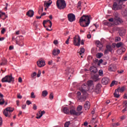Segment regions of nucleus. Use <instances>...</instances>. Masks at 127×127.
Returning a JSON list of instances; mask_svg holds the SVG:
<instances>
[{"instance_id": "obj_1", "label": "nucleus", "mask_w": 127, "mask_h": 127, "mask_svg": "<svg viewBox=\"0 0 127 127\" xmlns=\"http://www.w3.org/2000/svg\"><path fill=\"white\" fill-rule=\"evenodd\" d=\"M91 20H90V17L89 15H83L79 19V23L81 26L82 27H87L89 26Z\"/></svg>"}, {"instance_id": "obj_2", "label": "nucleus", "mask_w": 127, "mask_h": 127, "mask_svg": "<svg viewBox=\"0 0 127 127\" xmlns=\"http://www.w3.org/2000/svg\"><path fill=\"white\" fill-rule=\"evenodd\" d=\"M79 90L82 93V95L81 97L83 99V100H86L87 97H88V93L87 92H88V91H90V88L88 86V84L87 83L83 84L81 87L79 88Z\"/></svg>"}, {"instance_id": "obj_3", "label": "nucleus", "mask_w": 127, "mask_h": 127, "mask_svg": "<svg viewBox=\"0 0 127 127\" xmlns=\"http://www.w3.org/2000/svg\"><path fill=\"white\" fill-rule=\"evenodd\" d=\"M124 1L127 0H116L113 4L112 9L113 10H119L122 8V5L124 4Z\"/></svg>"}, {"instance_id": "obj_4", "label": "nucleus", "mask_w": 127, "mask_h": 127, "mask_svg": "<svg viewBox=\"0 0 127 127\" xmlns=\"http://www.w3.org/2000/svg\"><path fill=\"white\" fill-rule=\"evenodd\" d=\"M67 4L65 0H57V6L59 9H64L66 7Z\"/></svg>"}, {"instance_id": "obj_5", "label": "nucleus", "mask_w": 127, "mask_h": 127, "mask_svg": "<svg viewBox=\"0 0 127 127\" xmlns=\"http://www.w3.org/2000/svg\"><path fill=\"white\" fill-rule=\"evenodd\" d=\"M14 110V109L11 107H7L4 110L3 114L6 118H10V116H11L10 113H12Z\"/></svg>"}, {"instance_id": "obj_6", "label": "nucleus", "mask_w": 127, "mask_h": 127, "mask_svg": "<svg viewBox=\"0 0 127 127\" xmlns=\"http://www.w3.org/2000/svg\"><path fill=\"white\" fill-rule=\"evenodd\" d=\"M13 81H14V78L12 77V75H6L1 79L2 83H10L13 82Z\"/></svg>"}, {"instance_id": "obj_7", "label": "nucleus", "mask_w": 127, "mask_h": 127, "mask_svg": "<svg viewBox=\"0 0 127 127\" xmlns=\"http://www.w3.org/2000/svg\"><path fill=\"white\" fill-rule=\"evenodd\" d=\"M73 43L75 46H80L81 45V38H80V36H78L77 39L75 37L73 38Z\"/></svg>"}, {"instance_id": "obj_8", "label": "nucleus", "mask_w": 127, "mask_h": 127, "mask_svg": "<svg viewBox=\"0 0 127 127\" xmlns=\"http://www.w3.org/2000/svg\"><path fill=\"white\" fill-rule=\"evenodd\" d=\"M86 84H87V86H88V88L90 89V92H93L94 91V81L90 80L87 81Z\"/></svg>"}, {"instance_id": "obj_9", "label": "nucleus", "mask_w": 127, "mask_h": 127, "mask_svg": "<svg viewBox=\"0 0 127 127\" xmlns=\"http://www.w3.org/2000/svg\"><path fill=\"white\" fill-rule=\"evenodd\" d=\"M101 88H102V84L98 83L96 85L95 88L94 89L93 88V92H95L96 94H99L101 92Z\"/></svg>"}, {"instance_id": "obj_10", "label": "nucleus", "mask_w": 127, "mask_h": 127, "mask_svg": "<svg viewBox=\"0 0 127 127\" xmlns=\"http://www.w3.org/2000/svg\"><path fill=\"white\" fill-rule=\"evenodd\" d=\"M106 49L104 51V54H109V52H112L113 47L110 45H107L106 46Z\"/></svg>"}, {"instance_id": "obj_11", "label": "nucleus", "mask_w": 127, "mask_h": 127, "mask_svg": "<svg viewBox=\"0 0 127 127\" xmlns=\"http://www.w3.org/2000/svg\"><path fill=\"white\" fill-rule=\"evenodd\" d=\"M67 17L70 22H73V21H75L76 19V16H75L74 14H72V13L68 14L67 15Z\"/></svg>"}, {"instance_id": "obj_12", "label": "nucleus", "mask_w": 127, "mask_h": 127, "mask_svg": "<svg viewBox=\"0 0 127 127\" xmlns=\"http://www.w3.org/2000/svg\"><path fill=\"white\" fill-rule=\"evenodd\" d=\"M114 22L116 25H119L120 24H122V23L124 22V21L122 18L119 17V18H118L117 19H114Z\"/></svg>"}, {"instance_id": "obj_13", "label": "nucleus", "mask_w": 127, "mask_h": 127, "mask_svg": "<svg viewBox=\"0 0 127 127\" xmlns=\"http://www.w3.org/2000/svg\"><path fill=\"white\" fill-rule=\"evenodd\" d=\"M69 113L70 114V115H73V116H79L81 115V114H82V113H83L82 112H77L74 109H71L69 111Z\"/></svg>"}, {"instance_id": "obj_14", "label": "nucleus", "mask_w": 127, "mask_h": 127, "mask_svg": "<svg viewBox=\"0 0 127 127\" xmlns=\"http://www.w3.org/2000/svg\"><path fill=\"white\" fill-rule=\"evenodd\" d=\"M101 83L103 85H108L110 83V79L108 77H104L102 79Z\"/></svg>"}, {"instance_id": "obj_15", "label": "nucleus", "mask_w": 127, "mask_h": 127, "mask_svg": "<svg viewBox=\"0 0 127 127\" xmlns=\"http://www.w3.org/2000/svg\"><path fill=\"white\" fill-rule=\"evenodd\" d=\"M108 70L109 71L115 72L117 70V66L114 64H111L109 66Z\"/></svg>"}, {"instance_id": "obj_16", "label": "nucleus", "mask_w": 127, "mask_h": 127, "mask_svg": "<svg viewBox=\"0 0 127 127\" xmlns=\"http://www.w3.org/2000/svg\"><path fill=\"white\" fill-rule=\"evenodd\" d=\"M89 70L91 73H93V74H96V73H98V69L97 68V67H95L94 66H91L89 68Z\"/></svg>"}, {"instance_id": "obj_17", "label": "nucleus", "mask_w": 127, "mask_h": 127, "mask_svg": "<svg viewBox=\"0 0 127 127\" xmlns=\"http://www.w3.org/2000/svg\"><path fill=\"white\" fill-rule=\"evenodd\" d=\"M37 65L38 67H44L45 66V61H39L37 62Z\"/></svg>"}, {"instance_id": "obj_18", "label": "nucleus", "mask_w": 127, "mask_h": 127, "mask_svg": "<svg viewBox=\"0 0 127 127\" xmlns=\"http://www.w3.org/2000/svg\"><path fill=\"white\" fill-rule=\"evenodd\" d=\"M65 71L66 75H69L70 73L73 75V73H74V69L73 68L68 67Z\"/></svg>"}, {"instance_id": "obj_19", "label": "nucleus", "mask_w": 127, "mask_h": 127, "mask_svg": "<svg viewBox=\"0 0 127 127\" xmlns=\"http://www.w3.org/2000/svg\"><path fill=\"white\" fill-rule=\"evenodd\" d=\"M91 107V104L90 103V102L86 101L85 102L84 105V108L85 110H89L90 108Z\"/></svg>"}, {"instance_id": "obj_20", "label": "nucleus", "mask_w": 127, "mask_h": 127, "mask_svg": "<svg viewBox=\"0 0 127 127\" xmlns=\"http://www.w3.org/2000/svg\"><path fill=\"white\" fill-rule=\"evenodd\" d=\"M95 43L97 45V47H98V48H99V51H101V50H102V48L103 47L102 43H101V42H100L99 41H96Z\"/></svg>"}, {"instance_id": "obj_21", "label": "nucleus", "mask_w": 127, "mask_h": 127, "mask_svg": "<svg viewBox=\"0 0 127 127\" xmlns=\"http://www.w3.org/2000/svg\"><path fill=\"white\" fill-rule=\"evenodd\" d=\"M121 14L123 15V16H124V17L127 16V8L123 9H122V7H121Z\"/></svg>"}, {"instance_id": "obj_22", "label": "nucleus", "mask_w": 127, "mask_h": 127, "mask_svg": "<svg viewBox=\"0 0 127 127\" xmlns=\"http://www.w3.org/2000/svg\"><path fill=\"white\" fill-rule=\"evenodd\" d=\"M60 53V50L59 49H57V50H56V49H54L52 52V54L54 56H56L58 55V54H59Z\"/></svg>"}, {"instance_id": "obj_23", "label": "nucleus", "mask_w": 127, "mask_h": 127, "mask_svg": "<svg viewBox=\"0 0 127 127\" xmlns=\"http://www.w3.org/2000/svg\"><path fill=\"white\" fill-rule=\"evenodd\" d=\"M52 3V1H51L49 3L46 2V1H44V6L45 7H47V8H48L51 5V4Z\"/></svg>"}, {"instance_id": "obj_24", "label": "nucleus", "mask_w": 127, "mask_h": 127, "mask_svg": "<svg viewBox=\"0 0 127 127\" xmlns=\"http://www.w3.org/2000/svg\"><path fill=\"white\" fill-rule=\"evenodd\" d=\"M63 112L64 114H66V115L70 114V111L67 107H64L63 110Z\"/></svg>"}, {"instance_id": "obj_25", "label": "nucleus", "mask_w": 127, "mask_h": 127, "mask_svg": "<svg viewBox=\"0 0 127 127\" xmlns=\"http://www.w3.org/2000/svg\"><path fill=\"white\" fill-rule=\"evenodd\" d=\"M44 114H45V111H39V117H36V119H40L41 118V117H42V116H43V115H44Z\"/></svg>"}, {"instance_id": "obj_26", "label": "nucleus", "mask_w": 127, "mask_h": 127, "mask_svg": "<svg viewBox=\"0 0 127 127\" xmlns=\"http://www.w3.org/2000/svg\"><path fill=\"white\" fill-rule=\"evenodd\" d=\"M7 64V61L6 60V59H3L2 60V62H1V63H0V65L1 66H3L4 65H6Z\"/></svg>"}, {"instance_id": "obj_27", "label": "nucleus", "mask_w": 127, "mask_h": 127, "mask_svg": "<svg viewBox=\"0 0 127 127\" xmlns=\"http://www.w3.org/2000/svg\"><path fill=\"white\" fill-rule=\"evenodd\" d=\"M16 44H17L19 46H23L24 44H23V42H22V41H18L16 39Z\"/></svg>"}, {"instance_id": "obj_28", "label": "nucleus", "mask_w": 127, "mask_h": 127, "mask_svg": "<svg viewBox=\"0 0 127 127\" xmlns=\"http://www.w3.org/2000/svg\"><path fill=\"white\" fill-rule=\"evenodd\" d=\"M26 15L29 16V17H32V10H29L28 12H27Z\"/></svg>"}, {"instance_id": "obj_29", "label": "nucleus", "mask_w": 127, "mask_h": 127, "mask_svg": "<svg viewBox=\"0 0 127 127\" xmlns=\"http://www.w3.org/2000/svg\"><path fill=\"white\" fill-rule=\"evenodd\" d=\"M47 95H48V92L47 90H44L42 91V96H43V97H46Z\"/></svg>"}, {"instance_id": "obj_30", "label": "nucleus", "mask_w": 127, "mask_h": 127, "mask_svg": "<svg viewBox=\"0 0 127 127\" xmlns=\"http://www.w3.org/2000/svg\"><path fill=\"white\" fill-rule=\"evenodd\" d=\"M102 56H103V53H98L96 55V58H98V59L102 58Z\"/></svg>"}, {"instance_id": "obj_31", "label": "nucleus", "mask_w": 127, "mask_h": 127, "mask_svg": "<svg viewBox=\"0 0 127 127\" xmlns=\"http://www.w3.org/2000/svg\"><path fill=\"white\" fill-rule=\"evenodd\" d=\"M98 79H99V75L98 74L94 75L93 77V80L94 81V82H97Z\"/></svg>"}, {"instance_id": "obj_32", "label": "nucleus", "mask_w": 127, "mask_h": 127, "mask_svg": "<svg viewBox=\"0 0 127 127\" xmlns=\"http://www.w3.org/2000/svg\"><path fill=\"white\" fill-rule=\"evenodd\" d=\"M43 12V6H39L38 13L39 14H41V13Z\"/></svg>"}, {"instance_id": "obj_33", "label": "nucleus", "mask_w": 127, "mask_h": 127, "mask_svg": "<svg viewBox=\"0 0 127 127\" xmlns=\"http://www.w3.org/2000/svg\"><path fill=\"white\" fill-rule=\"evenodd\" d=\"M78 53H79V55H82L83 53H85V49L84 48H82L80 49V50L79 51Z\"/></svg>"}, {"instance_id": "obj_34", "label": "nucleus", "mask_w": 127, "mask_h": 127, "mask_svg": "<svg viewBox=\"0 0 127 127\" xmlns=\"http://www.w3.org/2000/svg\"><path fill=\"white\" fill-rule=\"evenodd\" d=\"M82 110H83V106H82V105H79L77 107V113H79V112H81V111H82Z\"/></svg>"}, {"instance_id": "obj_35", "label": "nucleus", "mask_w": 127, "mask_h": 127, "mask_svg": "<svg viewBox=\"0 0 127 127\" xmlns=\"http://www.w3.org/2000/svg\"><path fill=\"white\" fill-rule=\"evenodd\" d=\"M126 32H125V31H122V30H119V35L120 36H124Z\"/></svg>"}, {"instance_id": "obj_36", "label": "nucleus", "mask_w": 127, "mask_h": 127, "mask_svg": "<svg viewBox=\"0 0 127 127\" xmlns=\"http://www.w3.org/2000/svg\"><path fill=\"white\" fill-rule=\"evenodd\" d=\"M5 103V101H4V99L3 98H0V106H2Z\"/></svg>"}, {"instance_id": "obj_37", "label": "nucleus", "mask_w": 127, "mask_h": 127, "mask_svg": "<svg viewBox=\"0 0 127 127\" xmlns=\"http://www.w3.org/2000/svg\"><path fill=\"white\" fill-rule=\"evenodd\" d=\"M123 45H124V44H123V42L118 43L116 45V47H117V48H120V47H122Z\"/></svg>"}, {"instance_id": "obj_38", "label": "nucleus", "mask_w": 127, "mask_h": 127, "mask_svg": "<svg viewBox=\"0 0 127 127\" xmlns=\"http://www.w3.org/2000/svg\"><path fill=\"white\" fill-rule=\"evenodd\" d=\"M98 73H99V76H104V72H103V70L102 69L99 70Z\"/></svg>"}, {"instance_id": "obj_39", "label": "nucleus", "mask_w": 127, "mask_h": 127, "mask_svg": "<svg viewBox=\"0 0 127 127\" xmlns=\"http://www.w3.org/2000/svg\"><path fill=\"white\" fill-rule=\"evenodd\" d=\"M119 18L120 17L119 16V13H114V19H117Z\"/></svg>"}, {"instance_id": "obj_40", "label": "nucleus", "mask_w": 127, "mask_h": 127, "mask_svg": "<svg viewBox=\"0 0 127 127\" xmlns=\"http://www.w3.org/2000/svg\"><path fill=\"white\" fill-rule=\"evenodd\" d=\"M49 98L50 100H53V99L54 98L53 93H51V94H50Z\"/></svg>"}, {"instance_id": "obj_41", "label": "nucleus", "mask_w": 127, "mask_h": 127, "mask_svg": "<svg viewBox=\"0 0 127 127\" xmlns=\"http://www.w3.org/2000/svg\"><path fill=\"white\" fill-rule=\"evenodd\" d=\"M120 125H121V124H120L119 123H113V124H112V126H113V127H118V126H120Z\"/></svg>"}, {"instance_id": "obj_42", "label": "nucleus", "mask_w": 127, "mask_h": 127, "mask_svg": "<svg viewBox=\"0 0 127 127\" xmlns=\"http://www.w3.org/2000/svg\"><path fill=\"white\" fill-rule=\"evenodd\" d=\"M116 84H117L118 82L116 81L115 80H113L110 84V87H113V86H114L115 85V84H116Z\"/></svg>"}, {"instance_id": "obj_43", "label": "nucleus", "mask_w": 127, "mask_h": 127, "mask_svg": "<svg viewBox=\"0 0 127 127\" xmlns=\"http://www.w3.org/2000/svg\"><path fill=\"white\" fill-rule=\"evenodd\" d=\"M103 62H104L103 59H100L99 61H98V63L97 64L98 66H100V65H101V64L103 63Z\"/></svg>"}, {"instance_id": "obj_44", "label": "nucleus", "mask_w": 127, "mask_h": 127, "mask_svg": "<svg viewBox=\"0 0 127 127\" xmlns=\"http://www.w3.org/2000/svg\"><path fill=\"white\" fill-rule=\"evenodd\" d=\"M119 41H121V37H117L115 38V42H119Z\"/></svg>"}, {"instance_id": "obj_45", "label": "nucleus", "mask_w": 127, "mask_h": 127, "mask_svg": "<svg viewBox=\"0 0 127 127\" xmlns=\"http://www.w3.org/2000/svg\"><path fill=\"white\" fill-rule=\"evenodd\" d=\"M69 125H70V122H67L64 124V127H69Z\"/></svg>"}, {"instance_id": "obj_46", "label": "nucleus", "mask_w": 127, "mask_h": 127, "mask_svg": "<svg viewBox=\"0 0 127 127\" xmlns=\"http://www.w3.org/2000/svg\"><path fill=\"white\" fill-rule=\"evenodd\" d=\"M114 95L115 98H120V95L118 94L117 92H115Z\"/></svg>"}, {"instance_id": "obj_47", "label": "nucleus", "mask_w": 127, "mask_h": 127, "mask_svg": "<svg viewBox=\"0 0 127 127\" xmlns=\"http://www.w3.org/2000/svg\"><path fill=\"white\" fill-rule=\"evenodd\" d=\"M26 104L27 105V106H29V105H31L32 104V102L29 100H27L26 102Z\"/></svg>"}, {"instance_id": "obj_48", "label": "nucleus", "mask_w": 127, "mask_h": 127, "mask_svg": "<svg viewBox=\"0 0 127 127\" xmlns=\"http://www.w3.org/2000/svg\"><path fill=\"white\" fill-rule=\"evenodd\" d=\"M41 75V70H38V74H37V77L38 78H39V77H40V75Z\"/></svg>"}, {"instance_id": "obj_49", "label": "nucleus", "mask_w": 127, "mask_h": 127, "mask_svg": "<svg viewBox=\"0 0 127 127\" xmlns=\"http://www.w3.org/2000/svg\"><path fill=\"white\" fill-rule=\"evenodd\" d=\"M0 14H1V15H4L5 18H6V17H7V15H6L5 12H1Z\"/></svg>"}, {"instance_id": "obj_50", "label": "nucleus", "mask_w": 127, "mask_h": 127, "mask_svg": "<svg viewBox=\"0 0 127 127\" xmlns=\"http://www.w3.org/2000/svg\"><path fill=\"white\" fill-rule=\"evenodd\" d=\"M125 91V87L124 86H122L121 87V88H120V92L121 93H123V92Z\"/></svg>"}, {"instance_id": "obj_51", "label": "nucleus", "mask_w": 127, "mask_h": 127, "mask_svg": "<svg viewBox=\"0 0 127 127\" xmlns=\"http://www.w3.org/2000/svg\"><path fill=\"white\" fill-rule=\"evenodd\" d=\"M82 2H81V1H79L78 3H77V8H79L81 7V4Z\"/></svg>"}, {"instance_id": "obj_52", "label": "nucleus", "mask_w": 127, "mask_h": 127, "mask_svg": "<svg viewBox=\"0 0 127 127\" xmlns=\"http://www.w3.org/2000/svg\"><path fill=\"white\" fill-rule=\"evenodd\" d=\"M4 32H5V29L3 28L1 31V34H4Z\"/></svg>"}, {"instance_id": "obj_53", "label": "nucleus", "mask_w": 127, "mask_h": 127, "mask_svg": "<svg viewBox=\"0 0 127 127\" xmlns=\"http://www.w3.org/2000/svg\"><path fill=\"white\" fill-rule=\"evenodd\" d=\"M36 22H37V21H34L33 23V25H34V26H35V27L37 28V26H38V25H37V23H36Z\"/></svg>"}, {"instance_id": "obj_54", "label": "nucleus", "mask_w": 127, "mask_h": 127, "mask_svg": "<svg viewBox=\"0 0 127 127\" xmlns=\"http://www.w3.org/2000/svg\"><path fill=\"white\" fill-rule=\"evenodd\" d=\"M33 110H34L35 111L37 110V106H36V105L34 104L33 105Z\"/></svg>"}, {"instance_id": "obj_55", "label": "nucleus", "mask_w": 127, "mask_h": 127, "mask_svg": "<svg viewBox=\"0 0 127 127\" xmlns=\"http://www.w3.org/2000/svg\"><path fill=\"white\" fill-rule=\"evenodd\" d=\"M2 126V118L1 117H0V127H1Z\"/></svg>"}, {"instance_id": "obj_56", "label": "nucleus", "mask_w": 127, "mask_h": 127, "mask_svg": "<svg viewBox=\"0 0 127 127\" xmlns=\"http://www.w3.org/2000/svg\"><path fill=\"white\" fill-rule=\"evenodd\" d=\"M109 21L110 22H114V21L115 20V18H111L110 19H108Z\"/></svg>"}, {"instance_id": "obj_57", "label": "nucleus", "mask_w": 127, "mask_h": 127, "mask_svg": "<svg viewBox=\"0 0 127 127\" xmlns=\"http://www.w3.org/2000/svg\"><path fill=\"white\" fill-rule=\"evenodd\" d=\"M120 90L121 91V87H118L117 89L115 90V93H118V92H120Z\"/></svg>"}, {"instance_id": "obj_58", "label": "nucleus", "mask_w": 127, "mask_h": 127, "mask_svg": "<svg viewBox=\"0 0 127 127\" xmlns=\"http://www.w3.org/2000/svg\"><path fill=\"white\" fill-rule=\"evenodd\" d=\"M18 99H22V96L20 95V94L17 95Z\"/></svg>"}, {"instance_id": "obj_59", "label": "nucleus", "mask_w": 127, "mask_h": 127, "mask_svg": "<svg viewBox=\"0 0 127 127\" xmlns=\"http://www.w3.org/2000/svg\"><path fill=\"white\" fill-rule=\"evenodd\" d=\"M18 82L19 83H22V78L21 77H19Z\"/></svg>"}, {"instance_id": "obj_60", "label": "nucleus", "mask_w": 127, "mask_h": 127, "mask_svg": "<svg viewBox=\"0 0 127 127\" xmlns=\"http://www.w3.org/2000/svg\"><path fill=\"white\" fill-rule=\"evenodd\" d=\"M54 44L55 45H57V44H58V40H55L54 41Z\"/></svg>"}, {"instance_id": "obj_61", "label": "nucleus", "mask_w": 127, "mask_h": 127, "mask_svg": "<svg viewBox=\"0 0 127 127\" xmlns=\"http://www.w3.org/2000/svg\"><path fill=\"white\" fill-rule=\"evenodd\" d=\"M25 108H26V104H25V105H23L22 106V109L23 110H24L25 109Z\"/></svg>"}, {"instance_id": "obj_62", "label": "nucleus", "mask_w": 127, "mask_h": 127, "mask_svg": "<svg viewBox=\"0 0 127 127\" xmlns=\"http://www.w3.org/2000/svg\"><path fill=\"white\" fill-rule=\"evenodd\" d=\"M124 104H125V106H126V108L127 107V100L123 102Z\"/></svg>"}, {"instance_id": "obj_63", "label": "nucleus", "mask_w": 127, "mask_h": 127, "mask_svg": "<svg viewBox=\"0 0 127 127\" xmlns=\"http://www.w3.org/2000/svg\"><path fill=\"white\" fill-rule=\"evenodd\" d=\"M77 95L78 97H79V96H81V92L80 91L77 92Z\"/></svg>"}, {"instance_id": "obj_64", "label": "nucleus", "mask_w": 127, "mask_h": 127, "mask_svg": "<svg viewBox=\"0 0 127 127\" xmlns=\"http://www.w3.org/2000/svg\"><path fill=\"white\" fill-rule=\"evenodd\" d=\"M121 119L123 120H125V119H126V116H123Z\"/></svg>"}]
</instances>
